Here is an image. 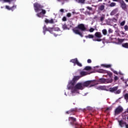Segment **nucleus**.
Masks as SVG:
<instances>
[{
    "instance_id": "21",
    "label": "nucleus",
    "mask_w": 128,
    "mask_h": 128,
    "mask_svg": "<svg viewBox=\"0 0 128 128\" xmlns=\"http://www.w3.org/2000/svg\"><path fill=\"white\" fill-rule=\"evenodd\" d=\"M77 2L80 4H86V0H78Z\"/></svg>"
},
{
    "instance_id": "31",
    "label": "nucleus",
    "mask_w": 128,
    "mask_h": 128,
    "mask_svg": "<svg viewBox=\"0 0 128 128\" xmlns=\"http://www.w3.org/2000/svg\"><path fill=\"white\" fill-rule=\"evenodd\" d=\"M116 2H112L110 4V6H111L112 8L114 7V6H116Z\"/></svg>"
},
{
    "instance_id": "6",
    "label": "nucleus",
    "mask_w": 128,
    "mask_h": 128,
    "mask_svg": "<svg viewBox=\"0 0 128 128\" xmlns=\"http://www.w3.org/2000/svg\"><path fill=\"white\" fill-rule=\"evenodd\" d=\"M80 80V76H75L73 78L72 80H70L68 86H74L76 84V82Z\"/></svg>"
},
{
    "instance_id": "22",
    "label": "nucleus",
    "mask_w": 128,
    "mask_h": 128,
    "mask_svg": "<svg viewBox=\"0 0 128 128\" xmlns=\"http://www.w3.org/2000/svg\"><path fill=\"white\" fill-rule=\"evenodd\" d=\"M85 38H92V40H94V36L92 34H89L88 36H85Z\"/></svg>"
},
{
    "instance_id": "58",
    "label": "nucleus",
    "mask_w": 128,
    "mask_h": 128,
    "mask_svg": "<svg viewBox=\"0 0 128 128\" xmlns=\"http://www.w3.org/2000/svg\"><path fill=\"white\" fill-rule=\"evenodd\" d=\"M54 36H56V34H54Z\"/></svg>"
},
{
    "instance_id": "27",
    "label": "nucleus",
    "mask_w": 128,
    "mask_h": 128,
    "mask_svg": "<svg viewBox=\"0 0 128 128\" xmlns=\"http://www.w3.org/2000/svg\"><path fill=\"white\" fill-rule=\"evenodd\" d=\"M98 72H100V74H106V70L101 69L98 70Z\"/></svg>"
},
{
    "instance_id": "25",
    "label": "nucleus",
    "mask_w": 128,
    "mask_h": 128,
    "mask_svg": "<svg viewBox=\"0 0 128 128\" xmlns=\"http://www.w3.org/2000/svg\"><path fill=\"white\" fill-rule=\"evenodd\" d=\"M80 74L82 76H86L88 74H86V72L82 71L80 72Z\"/></svg>"
},
{
    "instance_id": "47",
    "label": "nucleus",
    "mask_w": 128,
    "mask_h": 128,
    "mask_svg": "<svg viewBox=\"0 0 128 128\" xmlns=\"http://www.w3.org/2000/svg\"><path fill=\"white\" fill-rule=\"evenodd\" d=\"M87 62L88 64H92V60L90 59H88Z\"/></svg>"
},
{
    "instance_id": "60",
    "label": "nucleus",
    "mask_w": 128,
    "mask_h": 128,
    "mask_svg": "<svg viewBox=\"0 0 128 128\" xmlns=\"http://www.w3.org/2000/svg\"><path fill=\"white\" fill-rule=\"evenodd\" d=\"M110 1H109L108 4H110Z\"/></svg>"
},
{
    "instance_id": "19",
    "label": "nucleus",
    "mask_w": 128,
    "mask_h": 128,
    "mask_svg": "<svg viewBox=\"0 0 128 128\" xmlns=\"http://www.w3.org/2000/svg\"><path fill=\"white\" fill-rule=\"evenodd\" d=\"M118 12V8L114 9L110 14V16H114Z\"/></svg>"
},
{
    "instance_id": "56",
    "label": "nucleus",
    "mask_w": 128,
    "mask_h": 128,
    "mask_svg": "<svg viewBox=\"0 0 128 128\" xmlns=\"http://www.w3.org/2000/svg\"><path fill=\"white\" fill-rule=\"evenodd\" d=\"M125 2H128V0H125Z\"/></svg>"
},
{
    "instance_id": "54",
    "label": "nucleus",
    "mask_w": 128,
    "mask_h": 128,
    "mask_svg": "<svg viewBox=\"0 0 128 128\" xmlns=\"http://www.w3.org/2000/svg\"><path fill=\"white\" fill-rule=\"evenodd\" d=\"M128 84H126V88H128Z\"/></svg>"
},
{
    "instance_id": "10",
    "label": "nucleus",
    "mask_w": 128,
    "mask_h": 128,
    "mask_svg": "<svg viewBox=\"0 0 128 128\" xmlns=\"http://www.w3.org/2000/svg\"><path fill=\"white\" fill-rule=\"evenodd\" d=\"M120 4L122 8L124 10L125 12H128V5H126V2H124V0H122L120 2Z\"/></svg>"
},
{
    "instance_id": "29",
    "label": "nucleus",
    "mask_w": 128,
    "mask_h": 128,
    "mask_svg": "<svg viewBox=\"0 0 128 128\" xmlns=\"http://www.w3.org/2000/svg\"><path fill=\"white\" fill-rule=\"evenodd\" d=\"M84 70H92V67L90 66H87L85 67Z\"/></svg>"
},
{
    "instance_id": "48",
    "label": "nucleus",
    "mask_w": 128,
    "mask_h": 128,
    "mask_svg": "<svg viewBox=\"0 0 128 128\" xmlns=\"http://www.w3.org/2000/svg\"><path fill=\"white\" fill-rule=\"evenodd\" d=\"M4 2H10V0H4Z\"/></svg>"
},
{
    "instance_id": "9",
    "label": "nucleus",
    "mask_w": 128,
    "mask_h": 128,
    "mask_svg": "<svg viewBox=\"0 0 128 128\" xmlns=\"http://www.w3.org/2000/svg\"><path fill=\"white\" fill-rule=\"evenodd\" d=\"M123 111L124 108H122V106H118L114 110V114L115 116H118V114H120Z\"/></svg>"
},
{
    "instance_id": "24",
    "label": "nucleus",
    "mask_w": 128,
    "mask_h": 128,
    "mask_svg": "<svg viewBox=\"0 0 128 128\" xmlns=\"http://www.w3.org/2000/svg\"><path fill=\"white\" fill-rule=\"evenodd\" d=\"M104 18H106V16L105 15H102L100 17V22H102L104 20Z\"/></svg>"
},
{
    "instance_id": "2",
    "label": "nucleus",
    "mask_w": 128,
    "mask_h": 128,
    "mask_svg": "<svg viewBox=\"0 0 128 128\" xmlns=\"http://www.w3.org/2000/svg\"><path fill=\"white\" fill-rule=\"evenodd\" d=\"M34 6L36 12H40V10H42L41 12L36 14V16H38V18H42V14H46V11L42 9L44 6H42L38 2H36L34 4Z\"/></svg>"
},
{
    "instance_id": "46",
    "label": "nucleus",
    "mask_w": 128,
    "mask_h": 128,
    "mask_svg": "<svg viewBox=\"0 0 128 128\" xmlns=\"http://www.w3.org/2000/svg\"><path fill=\"white\" fill-rule=\"evenodd\" d=\"M67 16L68 18H70L72 16V14L70 13L67 14Z\"/></svg>"
},
{
    "instance_id": "20",
    "label": "nucleus",
    "mask_w": 128,
    "mask_h": 128,
    "mask_svg": "<svg viewBox=\"0 0 128 128\" xmlns=\"http://www.w3.org/2000/svg\"><path fill=\"white\" fill-rule=\"evenodd\" d=\"M78 58H76L74 59H72L70 60V62H72V64H74V66H76V62H78Z\"/></svg>"
},
{
    "instance_id": "59",
    "label": "nucleus",
    "mask_w": 128,
    "mask_h": 128,
    "mask_svg": "<svg viewBox=\"0 0 128 128\" xmlns=\"http://www.w3.org/2000/svg\"><path fill=\"white\" fill-rule=\"evenodd\" d=\"M102 0H99V2H102Z\"/></svg>"
},
{
    "instance_id": "16",
    "label": "nucleus",
    "mask_w": 128,
    "mask_h": 128,
    "mask_svg": "<svg viewBox=\"0 0 128 128\" xmlns=\"http://www.w3.org/2000/svg\"><path fill=\"white\" fill-rule=\"evenodd\" d=\"M112 82H113L112 78H111L110 79H109V78L105 79V84H112Z\"/></svg>"
},
{
    "instance_id": "32",
    "label": "nucleus",
    "mask_w": 128,
    "mask_h": 128,
    "mask_svg": "<svg viewBox=\"0 0 128 128\" xmlns=\"http://www.w3.org/2000/svg\"><path fill=\"white\" fill-rule=\"evenodd\" d=\"M63 30H68V26L66 24H64L62 26Z\"/></svg>"
},
{
    "instance_id": "5",
    "label": "nucleus",
    "mask_w": 128,
    "mask_h": 128,
    "mask_svg": "<svg viewBox=\"0 0 128 128\" xmlns=\"http://www.w3.org/2000/svg\"><path fill=\"white\" fill-rule=\"evenodd\" d=\"M94 36L96 38L92 39L94 42H102V39H100L101 38H102V34L100 32H96L94 34Z\"/></svg>"
},
{
    "instance_id": "12",
    "label": "nucleus",
    "mask_w": 128,
    "mask_h": 128,
    "mask_svg": "<svg viewBox=\"0 0 128 128\" xmlns=\"http://www.w3.org/2000/svg\"><path fill=\"white\" fill-rule=\"evenodd\" d=\"M118 86H114L113 88H109V91L110 92H116V90H118Z\"/></svg>"
},
{
    "instance_id": "11",
    "label": "nucleus",
    "mask_w": 128,
    "mask_h": 128,
    "mask_svg": "<svg viewBox=\"0 0 128 128\" xmlns=\"http://www.w3.org/2000/svg\"><path fill=\"white\" fill-rule=\"evenodd\" d=\"M78 112V108H71L68 111L66 112V114H74L75 112Z\"/></svg>"
},
{
    "instance_id": "17",
    "label": "nucleus",
    "mask_w": 128,
    "mask_h": 128,
    "mask_svg": "<svg viewBox=\"0 0 128 128\" xmlns=\"http://www.w3.org/2000/svg\"><path fill=\"white\" fill-rule=\"evenodd\" d=\"M43 30H44V34H46V32H50V28H46V26L44 25V28H43Z\"/></svg>"
},
{
    "instance_id": "35",
    "label": "nucleus",
    "mask_w": 128,
    "mask_h": 128,
    "mask_svg": "<svg viewBox=\"0 0 128 128\" xmlns=\"http://www.w3.org/2000/svg\"><path fill=\"white\" fill-rule=\"evenodd\" d=\"M108 32H109V34H112L114 30H112V28H109L108 30Z\"/></svg>"
},
{
    "instance_id": "55",
    "label": "nucleus",
    "mask_w": 128,
    "mask_h": 128,
    "mask_svg": "<svg viewBox=\"0 0 128 128\" xmlns=\"http://www.w3.org/2000/svg\"><path fill=\"white\" fill-rule=\"evenodd\" d=\"M62 0H58V2H62Z\"/></svg>"
},
{
    "instance_id": "42",
    "label": "nucleus",
    "mask_w": 128,
    "mask_h": 128,
    "mask_svg": "<svg viewBox=\"0 0 128 128\" xmlns=\"http://www.w3.org/2000/svg\"><path fill=\"white\" fill-rule=\"evenodd\" d=\"M62 20L63 22H66V16L63 17Z\"/></svg>"
},
{
    "instance_id": "13",
    "label": "nucleus",
    "mask_w": 128,
    "mask_h": 128,
    "mask_svg": "<svg viewBox=\"0 0 128 128\" xmlns=\"http://www.w3.org/2000/svg\"><path fill=\"white\" fill-rule=\"evenodd\" d=\"M6 8L7 10H12V12H14L16 8V6H12L11 8H10L8 6H6Z\"/></svg>"
},
{
    "instance_id": "50",
    "label": "nucleus",
    "mask_w": 128,
    "mask_h": 128,
    "mask_svg": "<svg viewBox=\"0 0 128 128\" xmlns=\"http://www.w3.org/2000/svg\"><path fill=\"white\" fill-rule=\"evenodd\" d=\"M121 34H124V32L122 31Z\"/></svg>"
},
{
    "instance_id": "43",
    "label": "nucleus",
    "mask_w": 128,
    "mask_h": 128,
    "mask_svg": "<svg viewBox=\"0 0 128 128\" xmlns=\"http://www.w3.org/2000/svg\"><path fill=\"white\" fill-rule=\"evenodd\" d=\"M50 31H48V32H50V34H54V32H54V29H52V28H50Z\"/></svg>"
},
{
    "instance_id": "45",
    "label": "nucleus",
    "mask_w": 128,
    "mask_h": 128,
    "mask_svg": "<svg viewBox=\"0 0 128 128\" xmlns=\"http://www.w3.org/2000/svg\"><path fill=\"white\" fill-rule=\"evenodd\" d=\"M86 8H88V10H92V8L90 6H87Z\"/></svg>"
},
{
    "instance_id": "30",
    "label": "nucleus",
    "mask_w": 128,
    "mask_h": 128,
    "mask_svg": "<svg viewBox=\"0 0 128 128\" xmlns=\"http://www.w3.org/2000/svg\"><path fill=\"white\" fill-rule=\"evenodd\" d=\"M120 92H122V90L119 89V90H116V92H114V94H120Z\"/></svg>"
},
{
    "instance_id": "39",
    "label": "nucleus",
    "mask_w": 128,
    "mask_h": 128,
    "mask_svg": "<svg viewBox=\"0 0 128 128\" xmlns=\"http://www.w3.org/2000/svg\"><path fill=\"white\" fill-rule=\"evenodd\" d=\"M111 70H112V72H114V73L115 74H118V72H116V71L114 70V69L111 68Z\"/></svg>"
},
{
    "instance_id": "28",
    "label": "nucleus",
    "mask_w": 128,
    "mask_h": 128,
    "mask_svg": "<svg viewBox=\"0 0 128 128\" xmlns=\"http://www.w3.org/2000/svg\"><path fill=\"white\" fill-rule=\"evenodd\" d=\"M102 32L104 36H106V34H108V31H106V29H104L102 30Z\"/></svg>"
},
{
    "instance_id": "52",
    "label": "nucleus",
    "mask_w": 128,
    "mask_h": 128,
    "mask_svg": "<svg viewBox=\"0 0 128 128\" xmlns=\"http://www.w3.org/2000/svg\"><path fill=\"white\" fill-rule=\"evenodd\" d=\"M119 74H120V76H122V74H122V72H120Z\"/></svg>"
},
{
    "instance_id": "38",
    "label": "nucleus",
    "mask_w": 128,
    "mask_h": 128,
    "mask_svg": "<svg viewBox=\"0 0 128 128\" xmlns=\"http://www.w3.org/2000/svg\"><path fill=\"white\" fill-rule=\"evenodd\" d=\"M118 42H124V39H118Z\"/></svg>"
},
{
    "instance_id": "23",
    "label": "nucleus",
    "mask_w": 128,
    "mask_h": 128,
    "mask_svg": "<svg viewBox=\"0 0 128 128\" xmlns=\"http://www.w3.org/2000/svg\"><path fill=\"white\" fill-rule=\"evenodd\" d=\"M98 10H100L101 12L104 10V6L101 5L98 8Z\"/></svg>"
},
{
    "instance_id": "53",
    "label": "nucleus",
    "mask_w": 128,
    "mask_h": 128,
    "mask_svg": "<svg viewBox=\"0 0 128 128\" xmlns=\"http://www.w3.org/2000/svg\"><path fill=\"white\" fill-rule=\"evenodd\" d=\"M126 128H128V124H126Z\"/></svg>"
},
{
    "instance_id": "44",
    "label": "nucleus",
    "mask_w": 128,
    "mask_h": 128,
    "mask_svg": "<svg viewBox=\"0 0 128 128\" xmlns=\"http://www.w3.org/2000/svg\"><path fill=\"white\" fill-rule=\"evenodd\" d=\"M113 2H120H120H122V0H112Z\"/></svg>"
},
{
    "instance_id": "61",
    "label": "nucleus",
    "mask_w": 128,
    "mask_h": 128,
    "mask_svg": "<svg viewBox=\"0 0 128 128\" xmlns=\"http://www.w3.org/2000/svg\"><path fill=\"white\" fill-rule=\"evenodd\" d=\"M76 128H78L77 127H76Z\"/></svg>"
},
{
    "instance_id": "18",
    "label": "nucleus",
    "mask_w": 128,
    "mask_h": 128,
    "mask_svg": "<svg viewBox=\"0 0 128 128\" xmlns=\"http://www.w3.org/2000/svg\"><path fill=\"white\" fill-rule=\"evenodd\" d=\"M101 66H103V68H112V64H102Z\"/></svg>"
},
{
    "instance_id": "33",
    "label": "nucleus",
    "mask_w": 128,
    "mask_h": 128,
    "mask_svg": "<svg viewBox=\"0 0 128 128\" xmlns=\"http://www.w3.org/2000/svg\"><path fill=\"white\" fill-rule=\"evenodd\" d=\"M126 24V21L124 20L122 21L120 24V25L121 26H124V24Z\"/></svg>"
},
{
    "instance_id": "8",
    "label": "nucleus",
    "mask_w": 128,
    "mask_h": 128,
    "mask_svg": "<svg viewBox=\"0 0 128 128\" xmlns=\"http://www.w3.org/2000/svg\"><path fill=\"white\" fill-rule=\"evenodd\" d=\"M68 120L70 122L71 126H78V122H76V118L74 117H69Z\"/></svg>"
},
{
    "instance_id": "1",
    "label": "nucleus",
    "mask_w": 128,
    "mask_h": 128,
    "mask_svg": "<svg viewBox=\"0 0 128 128\" xmlns=\"http://www.w3.org/2000/svg\"><path fill=\"white\" fill-rule=\"evenodd\" d=\"M86 32V28L84 26V24H80L78 25L77 26L74 28L72 30L75 34H78V36H80L81 38H84V34H82V32Z\"/></svg>"
},
{
    "instance_id": "7",
    "label": "nucleus",
    "mask_w": 128,
    "mask_h": 128,
    "mask_svg": "<svg viewBox=\"0 0 128 128\" xmlns=\"http://www.w3.org/2000/svg\"><path fill=\"white\" fill-rule=\"evenodd\" d=\"M94 82H96L95 80H88V81H86V82L82 83L83 88H84L90 85V86L91 84H94Z\"/></svg>"
},
{
    "instance_id": "4",
    "label": "nucleus",
    "mask_w": 128,
    "mask_h": 128,
    "mask_svg": "<svg viewBox=\"0 0 128 128\" xmlns=\"http://www.w3.org/2000/svg\"><path fill=\"white\" fill-rule=\"evenodd\" d=\"M94 80L95 81L94 82V84H91L90 86V88H92V86H96V84H106V78H101Z\"/></svg>"
},
{
    "instance_id": "3",
    "label": "nucleus",
    "mask_w": 128,
    "mask_h": 128,
    "mask_svg": "<svg viewBox=\"0 0 128 128\" xmlns=\"http://www.w3.org/2000/svg\"><path fill=\"white\" fill-rule=\"evenodd\" d=\"M67 88L68 90H71V92L72 94H74V92H76L78 90H84V88L82 85V83L79 82L75 86L72 85L71 86H70V85L67 86Z\"/></svg>"
},
{
    "instance_id": "14",
    "label": "nucleus",
    "mask_w": 128,
    "mask_h": 128,
    "mask_svg": "<svg viewBox=\"0 0 128 128\" xmlns=\"http://www.w3.org/2000/svg\"><path fill=\"white\" fill-rule=\"evenodd\" d=\"M44 22L46 24H54V19H51L50 20H48V18H46Z\"/></svg>"
},
{
    "instance_id": "26",
    "label": "nucleus",
    "mask_w": 128,
    "mask_h": 128,
    "mask_svg": "<svg viewBox=\"0 0 128 128\" xmlns=\"http://www.w3.org/2000/svg\"><path fill=\"white\" fill-rule=\"evenodd\" d=\"M106 74H108L110 78H112V73L106 70Z\"/></svg>"
},
{
    "instance_id": "36",
    "label": "nucleus",
    "mask_w": 128,
    "mask_h": 128,
    "mask_svg": "<svg viewBox=\"0 0 128 128\" xmlns=\"http://www.w3.org/2000/svg\"><path fill=\"white\" fill-rule=\"evenodd\" d=\"M89 32H94V28H90V30H89Z\"/></svg>"
},
{
    "instance_id": "40",
    "label": "nucleus",
    "mask_w": 128,
    "mask_h": 128,
    "mask_svg": "<svg viewBox=\"0 0 128 128\" xmlns=\"http://www.w3.org/2000/svg\"><path fill=\"white\" fill-rule=\"evenodd\" d=\"M124 30H125L126 31L128 30V25H126L124 26Z\"/></svg>"
},
{
    "instance_id": "51",
    "label": "nucleus",
    "mask_w": 128,
    "mask_h": 128,
    "mask_svg": "<svg viewBox=\"0 0 128 128\" xmlns=\"http://www.w3.org/2000/svg\"><path fill=\"white\" fill-rule=\"evenodd\" d=\"M110 110V108H106V110Z\"/></svg>"
},
{
    "instance_id": "37",
    "label": "nucleus",
    "mask_w": 128,
    "mask_h": 128,
    "mask_svg": "<svg viewBox=\"0 0 128 128\" xmlns=\"http://www.w3.org/2000/svg\"><path fill=\"white\" fill-rule=\"evenodd\" d=\"M124 98L125 100H128V94H125Z\"/></svg>"
},
{
    "instance_id": "57",
    "label": "nucleus",
    "mask_w": 128,
    "mask_h": 128,
    "mask_svg": "<svg viewBox=\"0 0 128 128\" xmlns=\"http://www.w3.org/2000/svg\"><path fill=\"white\" fill-rule=\"evenodd\" d=\"M124 84H127L126 82H124Z\"/></svg>"
},
{
    "instance_id": "15",
    "label": "nucleus",
    "mask_w": 128,
    "mask_h": 128,
    "mask_svg": "<svg viewBox=\"0 0 128 128\" xmlns=\"http://www.w3.org/2000/svg\"><path fill=\"white\" fill-rule=\"evenodd\" d=\"M97 90H106V86H99L97 88Z\"/></svg>"
},
{
    "instance_id": "41",
    "label": "nucleus",
    "mask_w": 128,
    "mask_h": 128,
    "mask_svg": "<svg viewBox=\"0 0 128 128\" xmlns=\"http://www.w3.org/2000/svg\"><path fill=\"white\" fill-rule=\"evenodd\" d=\"M118 80V76H115L114 78V80L115 82H116V80Z\"/></svg>"
},
{
    "instance_id": "49",
    "label": "nucleus",
    "mask_w": 128,
    "mask_h": 128,
    "mask_svg": "<svg viewBox=\"0 0 128 128\" xmlns=\"http://www.w3.org/2000/svg\"><path fill=\"white\" fill-rule=\"evenodd\" d=\"M60 12H64V9H61V10H60Z\"/></svg>"
},
{
    "instance_id": "34",
    "label": "nucleus",
    "mask_w": 128,
    "mask_h": 128,
    "mask_svg": "<svg viewBox=\"0 0 128 128\" xmlns=\"http://www.w3.org/2000/svg\"><path fill=\"white\" fill-rule=\"evenodd\" d=\"M76 64H77V66H82V64L80 63V62H78V60L76 63Z\"/></svg>"
}]
</instances>
